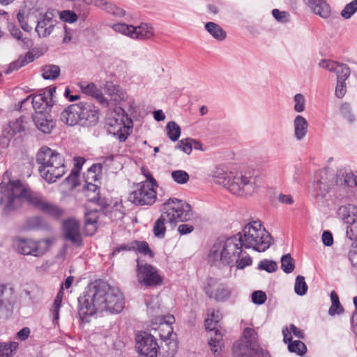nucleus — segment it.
Masks as SVG:
<instances>
[{"label": "nucleus", "mask_w": 357, "mask_h": 357, "mask_svg": "<svg viewBox=\"0 0 357 357\" xmlns=\"http://www.w3.org/2000/svg\"><path fill=\"white\" fill-rule=\"evenodd\" d=\"M78 315L82 322L88 323L98 311L119 313L124 307L122 293L116 287H110L102 282L89 285L77 299Z\"/></svg>", "instance_id": "nucleus-1"}, {"label": "nucleus", "mask_w": 357, "mask_h": 357, "mask_svg": "<svg viewBox=\"0 0 357 357\" xmlns=\"http://www.w3.org/2000/svg\"><path fill=\"white\" fill-rule=\"evenodd\" d=\"M26 201L42 211L46 202L39 196L31 194L24 188L20 181H2L0 184V205L3 204V214L8 215L20 208Z\"/></svg>", "instance_id": "nucleus-2"}, {"label": "nucleus", "mask_w": 357, "mask_h": 357, "mask_svg": "<svg viewBox=\"0 0 357 357\" xmlns=\"http://www.w3.org/2000/svg\"><path fill=\"white\" fill-rule=\"evenodd\" d=\"M161 215L155 222L153 226L154 235L160 238L165 236L166 228L165 223L174 227L177 222H186L192 218L193 213L191 206L176 198H170L162 204L161 208Z\"/></svg>", "instance_id": "nucleus-3"}, {"label": "nucleus", "mask_w": 357, "mask_h": 357, "mask_svg": "<svg viewBox=\"0 0 357 357\" xmlns=\"http://www.w3.org/2000/svg\"><path fill=\"white\" fill-rule=\"evenodd\" d=\"M241 240V233H238L226 239L218 238L211 248L208 260L216 266L222 264L229 267L234 266L235 261L242 255L243 248H244Z\"/></svg>", "instance_id": "nucleus-4"}, {"label": "nucleus", "mask_w": 357, "mask_h": 357, "mask_svg": "<svg viewBox=\"0 0 357 357\" xmlns=\"http://www.w3.org/2000/svg\"><path fill=\"white\" fill-rule=\"evenodd\" d=\"M214 182L227 188L232 194L238 196L251 195L255 190L254 180L251 176L242 174H234L222 168L217 167L212 172Z\"/></svg>", "instance_id": "nucleus-5"}, {"label": "nucleus", "mask_w": 357, "mask_h": 357, "mask_svg": "<svg viewBox=\"0 0 357 357\" xmlns=\"http://www.w3.org/2000/svg\"><path fill=\"white\" fill-rule=\"evenodd\" d=\"M241 243L246 249L252 248L257 252H265L273 244L271 235L261 228L260 221H252L243 229Z\"/></svg>", "instance_id": "nucleus-6"}, {"label": "nucleus", "mask_w": 357, "mask_h": 357, "mask_svg": "<svg viewBox=\"0 0 357 357\" xmlns=\"http://www.w3.org/2000/svg\"><path fill=\"white\" fill-rule=\"evenodd\" d=\"M257 333L251 328H245L243 337L234 342L232 353L234 357H271L267 350L257 347Z\"/></svg>", "instance_id": "nucleus-7"}, {"label": "nucleus", "mask_w": 357, "mask_h": 357, "mask_svg": "<svg viewBox=\"0 0 357 357\" xmlns=\"http://www.w3.org/2000/svg\"><path fill=\"white\" fill-rule=\"evenodd\" d=\"M133 122L125 109L116 107L106 120L105 128L110 135L115 136L121 142H125L132 131Z\"/></svg>", "instance_id": "nucleus-8"}, {"label": "nucleus", "mask_w": 357, "mask_h": 357, "mask_svg": "<svg viewBox=\"0 0 357 357\" xmlns=\"http://www.w3.org/2000/svg\"><path fill=\"white\" fill-rule=\"evenodd\" d=\"M335 186V173L329 169H323L316 172L310 192L317 200H323Z\"/></svg>", "instance_id": "nucleus-9"}, {"label": "nucleus", "mask_w": 357, "mask_h": 357, "mask_svg": "<svg viewBox=\"0 0 357 357\" xmlns=\"http://www.w3.org/2000/svg\"><path fill=\"white\" fill-rule=\"evenodd\" d=\"M52 243V240L50 238L38 241L29 238H19L17 241V249L22 255L40 257L46 252Z\"/></svg>", "instance_id": "nucleus-10"}, {"label": "nucleus", "mask_w": 357, "mask_h": 357, "mask_svg": "<svg viewBox=\"0 0 357 357\" xmlns=\"http://www.w3.org/2000/svg\"><path fill=\"white\" fill-rule=\"evenodd\" d=\"M149 182H142L137 185V189L132 192L129 200L138 206L153 204L156 200V191Z\"/></svg>", "instance_id": "nucleus-11"}, {"label": "nucleus", "mask_w": 357, "mask_h": 357, "mask_svg": "<svg viewBox=\"0 0 357 357\" xmlns=\"http://www.w3.org/2000/svg\"><path fill=\"white\" fill-rule=\"evenodd\" d=\"M137 278L140 284L146 287L162 284V278L155 267L149 264H140L139 259H137Z\"/></svg>", "instance_id": "nucleus-12"}, {"label": "nucleus", "mask_w": 357, "mask_h": 357, "mask_svg": "<svg viewBox=\"0 0 357 357\" xmlns=\"http://www.w3.org/2000/svg\"><path fill=\"white\" fill-rule=\"evenodd\" d=\"M158 344L155 337L146 332L136 335L137 353L144 357H157Z\"/></svg>", "instance_id": "nucleus-13"}, {"label": "nucleus", "mask_w": 357, "mask_h": 357, "mask_svg": "<svg viewBox=\"0 0 357 357\" xmlns=\"http://www.w3.org/2000/svg\"><path fill=\"white\" fill-rule=\"evenodd\" d=\"M38 172L40 176L47 183H54L61 178L66 172L64 159H55L54 164H52V165L39 166Z\"/></svg>", "instance_id": "nucleus-14"}, {"label": "nucleus", "mask_w": 357, "mask_h": 357, "mask_svg": "<svg viewBox=\"0 0 357 357\" xmlns=\"http://www.w3.org/2000/svg\"><path fill=\"white\" fill-rule=\"evenodd\" d=\"M63 237L76 247L82 245V239L79 232V223L73 218L68 219L63 222Z\"/></svg>", "instance_id": "nucleus-15"}, {"label": "nucleus", "mask_w": 357, "mask_h": 357, "mask_svg": "<svg viewBox=\"0 0 357 357\" xmlns=\"http://www.w3.org/2000/svg\"><path fill=\"white\" fill-rule=\"evenodd\" d=\"M167 328V335H160V345L158 344V352L162 357H174L177 351V342L170 339L172 328L169 324L162 325Z\"/></svg>", "instance_id": "nucleus-16"}, {"label": "nucleus", "mask_w": 357, "mask_h": 357, "mask_svg": "<svg viewBox=\"0 0 357 357\" xmlns=\"http://www.w3.org/2000/svg\"><path fill=\"white\" fill-rule=\"evenodd\" d=\"M133 250H137L139 253L143 254L144 255H149L151 257H153L154 255L153 252L150 249L147 242L133 241L129 243L121 244L114 248L110 255V257L113 258L122 252Z\"/></svg>", "instance_id": "nucleus-17"}, {"label": "nucleus", "mask_w": 357, "mask_h": 357, "mask_svg": "<svg viewBox=\"0 0 357 357\" xmlns=\"http://www.w3.org/2000/svg\"><path fill=\"white\" fill-rule=\"evenodd\" d=\"M82 102L68 105L61 113V121L70 126L79 123L82 125Z\"/></svg>", "instance_id": "nucleus-18"}, {"label": "nucleus", "mask_w": 357, "mask_h": 357, "mask_svg": "<svg viewBox=\"0 0 357 357\" xmlns=\"http://www.w3.org/2000/svg\"><path fill=\"white\" fill-rule=\"evenodd\" d=\"M31 98V104L35 110V113H45L50 111V108L53 105V102L48 100V97L46 93H40L32 97V95L27 96L24 100H21V106H23L26 102H29Z\"/></svg>", "instance_id": "nucleus-19"}, {"label": "nucleus", "mask_w": 357, "mask_h": 357, "mask_svg": "<svg viewBox=\"0 0 357 357\" xmlns=\"http://www.w3.org/2000/svg\"><path fill=\"white\" fill-rule=\"evenodd\" d=\"M54 18V10H48L43 15L41 20H38L36 27V31L39 37L45 38L52 33L56 23V20Z\"/></svg>", "instance_id": "nucleus-20"}, {"label": "nucleus", "mask_w": 357, "mask_h": 357, "mask_svg": "<svg viewBox=\"0 0 357 357\" xmlns=\"http://www.w3.org/2000/svg\"><path fill=\"white\" fill-rule=\"evenodd\" d=\"M82 125L95 126L99 120V109L93 104L87 102H82Z\"/></svg>", "instance_id": "nucleus-21"}, {"label": "nucleus", "mask_w": 357, "mask_h": 357, "mask_svg": "<svg viewBox=\"0 0 357 357\" xmlns=\"http://www.w3.org/2000/svg\"><path fill=\"white\" fill-rule=\"evenodd\" d=\"M59 158H63L61 154L50 148L43 146L38 151L36 160L39 166H47L54 165L55 159Z\"/></svg>", "instance_id": "nucleus-22"}, {"label": "nucleus", "mask_w": 357, "mask_h": 357, "mask_svg": "<svg viewBox=\"0 0 357 357\" xmlns=\"http://www.w3.org/2000/svg\"><path fill=\"white\" fill-rule=\"evenodd\" d=\"M204 291L210 298L221 303L226 302L231 294L229 287L224 284H220L215 290H213L211 286L208 284L204 288Z\"/></svg>", "instance_id": "nucleus-23"}, {"label": "nucleus", "mask_w": 357, "mask_h": 357, "mask_svg": "<svg viewBox=\"0 0 357 357\" xmlns=\"http://www.w3.org/2000/svg\"><path fill=\"white\" fill-rule=\"evenodd\" d=\"M10 295L11 289L6 284H0V318H7L12 310Z\"/></svg>", "instance_id": "nucleus-24"}, {"label": "nucleus", "mask_w": 357, "mask_h": 357, "mask_svg": "<svg viewBox=\"0 0 357 357\" xmlns=\"http://www.w3.org/2000/svg\"><path fill=\"white\" fill-rule=\"evenodd\" d=\"M335 175V184L337 188L354 187L356 185L357 176H355L351 171L339 169Z\"/></svg>", "instance_id": "nucleus-25"}, {"label": "nucleus", "mask_w": 357, "mask_h": 357, "mask_svg": "<svg viewBox=\"0 0 357 357\" xmlns=\"http://www.w3.org/2000/svg\"><path fill=\"white\" fill-rule=\"evenodd\" d=\"M303 2L322 18H328L331 15V7L326 0H303Z\"/></svg>", "instance_id": "nucleus-26"}, {"label": "nucleus", "mask_w": 357, "mask_h": 357, "mask_svg": "<svg viewBox=\"0 0 357 357\" xmlns=\"http://www.w3.org/2000/svg\"><path fill=\"white\" fill-rule=\"evenodd\" d=\"M86 196L90 202L96 204L100 209H105L109 206V203L105 198L100 196V189L93 183H88L86 189Z\"/></svg>", "instance_id": "nucleus-27"}, {"label": "nucleus", "mask_w": 357, "mask_h": 357, "mask_svg": "<svg viewBox=\"0 0 357 357\" xmlns=\"http://www.w3.org/2000/svg\"><path fill=\"white\" fill-rule=\"evenodd\" d=\"M32 118L37 128L44 133H50L54 126V123L48 112L35 113Z\"/></svg>", "instance_id": "nucleus-28"}, {"label": "nucleus", "mask_w": 357, "mask_h": 357, "mask_svg": "<svg viewBox=\"0 0 357 357\" xmlns=\"http://www.w3.org/2000/svg\"><path fill=\"white\" fill-rule=\"evenodd\" d=\"M337 215L344 223L350 226L357 223V207L353 204L341 206L338 208Z\"/></svg>", "instance_id": "nucleus-29"}, {"label": "nucleus", "mask_w": 357, "mask_h": 357, "mask_svg": "<svg viewBox=\"0 0 357 357\" xmlns=\"http://www.w3.org/2000/svg\"><path fill=\"white\" fill-rule=\"evenodd\" d=\"M80 88L84 93L96 98L102 105L105 107L109 105L108 100L102 95L94 83L82 84Z\"/></svg>", "instance_id": "nucleus-30"}, {"label": "nucleus", "mask_w": 357, "mask_h": 357, "mask_svg": "<svg viewBox=\"0 0 357 357\" xmlns=\"http://www.w3.org/2000/svg\"><path fill=\"white\" fill-rule=\"evenodd\" d=\"M293 124L295 139L297 141L303 140L307 133V121L303 116L297 115L294 120Z\"/></svg>", "instance_id": "nucleus-31"}, {"label": "nucleus", "mask_w": 357, "mask_h": 357, "mask_svg": "<svg viewBox=\"0 0 357 357\" xmlns=\"http://www.w3.org/2000/svg\"><path fill=\"white\" fill-rule=\"evenodd\" d=\"M98 208L85 212V227L89 235H91L97 229V220L98 218V213L99 211H102L100 206Z\"/></svg>", "instance_id": "nucleus-32"}, {"label": "nucleus", "mask_w": 357, "mask_h": 357, "mask_svg": "<svg viewBox=\"0 0 357 357\" xmlns=\"http://www.w3.org/2000/svg\"><path fill=\"white\" fill-rule=\"evenodd\" d=\"M133 39L146 40L150 39L154 35L153 28L147 23H141L140 25L135 26V30L132 32Z\"/></svg>", "instance_id": "nucleus-33"}, {"label": "nucleus", "mask_w": 357, "mask_h": 357, "mask_svg": "<svg viewBox=\"0 0 357 357\" xmlns=\"http://www.w3.org/2000/svg\"><path fill=\"white\" fill-rule=\"evenodd\" d=\"M205 29L208 33L218 41H222L226 38V31L218 24L208 22L205 24Z\"/></svg>", "instance_id": "nucleus-34"}, {"label": "nucleus", "mask_w": 357, "mask_h": 357, "mask_svg": "<svg viewBox=\"0 0 357 357\" xmlns=\"http://www.w3.org/2000/svg\"><path fill=\"white\" fill-rule=\"evenodd\" d=\"M26 228L32 230H45L49 229L46 221L39 216L29 218L26 223Z\"/></svg>", "instance_id": "nucleus-35"}, {"label": "nucleus", "mask_w": 357, "mask_h": 357, "mask_svg": "<svg viewBox=\"0 0 357 357\" xmlns=\"http://www.w3.org/2000/svg\"><path fill=\"white\" fill-rule=\"evenodd\" d=\"M25 117L21 116L15 121H10L7 133L13 137L17 133L24 132L25 130Z\"/></svg>", "instance_id": "nucleus-36"}, {"label": "nucleus", "mask_w": 357, "mask_h": 357, "mask_svg": "<svg viewBox=\"0 0 357 357\" xmlns=\"http://www.w3.org/2000/svg\"><path fill=\"white\" fill-rule=\"evenodd\" d=\"M60 75V68L56 65H47L42 69V76L45 79L54 80Z\"/></svg>", "instance_id": "nucleus-37"}, {"label": "nucleus", "mask_w": 357, "mask_h": 357, "mask_svg": "<svg viewBox=\"0 0 357 357\" xmlns=\"http://www.w3.org/2000/svg\"><path fill=\"white\" fill-rule=\"evenodd\" d=\"M331 300L332 304L329 308L328 314L331 316L342 314L344 312V308L339 301L338 295L335 291H332L331 293Z\"/></svg>", "instance_id": "nucleus-38"}, {"label": "nucleus", "mask_w": 357, "mask_h": 357, "mask_svg": "<svg viewBox=\"0 0 357 357\" xmlns=\"http://www.w3.org/2000/svg\"><path fill=\"white\" fill-rule=\"evenodd\" d=\"M112 29L117 33L128 36L133 39L132 32L135 30V26L128 25L125 23H116L111 26Z\"/></svg>", "instance_id": "nucleus-39"}, {"label": "nucleus", "mask_w": 357, "mask_h": 357, "mask_svg": "<svg viewBox=\"0 0 357 357\" xmlns=\"http://www.w3.org/2000/svg\"><path fill=\"white\" fill-rule=\"evenodd\" d=\"M167 134L169 139L172 142H176L178 139L181 130V127L175 121H169L167 123Z\"/></svg>", "instance_id": "nucleus-40"}, {"label": "nucleus", "mask_w": 357, "mask_h": 357, "mask_svg": "<svg viewBox=\"0 0 357 357\" xmlns=\"http://www.w3.org/2000/svg\"><path fill=\"white\" fill-rule=\"evenodd\" d=\"M42 211L56 219H59L64 214V211L62 208L47 202L43 205Z\"/></svg>", "instance_id": "nucleus-41"}, {"label": "nucleus", "mask_w": 357, "mask_h": 357, "mask_svg": "<svg viewBox=\"0 0 357 357\" xmlns=\"http://www.w3.org/2000/svg\"><path fill=\"white\" fill-rule=\"evenodd\" d=\"M294 268V260L290 254H286L281 257V268L285 273H291Z\"/></svg>", "instance_id": "nucleus-42"}, {"label": "nucleus", "mask_w": 357, "mask_h": 357, "mask_svg": "<svg viewBox=\"0 0 357 357\" xmlns=\"http://www.w3.org/2000/svg\"><path fill=\"white\" fill-rule=\"evenodd\" d=\"M73 2V9L79 16V19L84 21L89 14V8L86 5L78 1H72Z\"/></svg>", "instance_id": "nucleus-43"}, {"label": "nucleus", "mask_w": 357, "mask_h": 357, "mask_svg": "<svg viewBox=\"0 0 357 357\" xmlns=\"http://www.w3.org/2000/svg\"><path fill=\"white\" fill-rule=\"evenodd\" d=\"M63 298V292L59 291L54 301L52 308L51 310L52 317H53V322H57L59 319V310L61 306Z\"/></svg>", "instance_id": "nucleus-44"}, {"label": "nucleus", "mask_w": 357, "mask_h": 357, "mask_svg": "<svg viewBox=\"0 0 357 357\" xmlns=\"http://www.w3.org/2000/svg\"><path fill=\"white\" fill-rule=\"evenodd\" d=\"M288 349L291 353H296L299 356H303L307 352L305 344L301 340H294L288 344Z\"/></svg>", "instance_id": "nucleus-45"}, {"label": "nucleus", "mask_w": 357, "mask_h": 357, "mask_svg": "<svg viewBox=\"0 0 357 357\" xmlns=\"http://www.w3.org/2000/svg\"><path fill=\"white\" fill-rule=\"evenodd\" d=\"M334 73L337 80L346 81L351 75V70L347 64L339 63Z\"/></svg>", "instance_id": "nucleus-46"}, {"label": "nucleus", "mask_w": 357, "mask_h": 357, "mask_svg": "<svg viewBox=\"0 0 357 357\" xmlns=\"http://www.w3.org/2000/svg\"><path fill=\"white\" fill-rule=\"evenodd\" d=\"M307 288L305 278L302 275H298L294 284L295 293L298 296H304L307 291Z\"/></svg>", "instance_id": "nucleus-47"}, {"label": "nucleus", "mask_w": 357, "mask_h": 357, "mask_svg": "<svg viewBox=\"0 0 357 357\" xmlns=\"http://www.w3.org/2000/svg\"><path fill=\"white\" fill-rule=\"evenodd\" d=\"M340 113L349 123H353L356 121L355 116L352 112V108L349 103L344 102L340 106Z\"/></svg>", "instance_id": "nucleus-48"}, {"label": "nucleus", "mask_w": 357, "mask_h": 357, "mask_svg": "<svg viewBox=\"0 0 357 357\" xmlns=\"http://www.w3.org/2000/svg\"><path fill=\"white\" fill-rule=\"evenodd\" d=\"M357 11V0H353L347 3L341 11V16L344 19H349Z\"/></svg>", "instance_id": "nucleus-49"}, {"label": "nucleus", "mask_w": 357, "mask_h": 357, "mask_svg": "<svg viewBox=\"0 0 357 357\" xmlns=\"http://www.w3.org/2000/svg\"><path fill=\"white\" fill-rule=\"evenodd\" d=\"M252 262V259L249 255L242 251V255H241V257H238V259L235 261V266L238 269H243L246 266H250Z\"/></svg>", "instance_id": "nucleus-50"}, {"label": "nucleus", "mask_w": 357, "mask_h": 357, "mask_svg": "<svg viewBox=\"0 0 357 357\" xmlns=\"http://www.w3.org/2000/svg\"><path fill=\"white\" fill-rule=\"evenodd\" d=\"M173 180L179 184L186 183L189 180L188 174L183 170H174L172 172Z\"/></svg>", "instance_id": "nucleus-51"}, {"label": "nucleus", "mask_w": 357, "mask_h": 357, "mask_svg": "<svg viewBox=\"0 0 357 357\" xmlns=\"http://www.w3.org/2000/svg\"><path fill=\"white\" fill-rule=\"evenodd\" d=\"M258 268L260 270H264L268 273H273L277 270L278 265L274 261L264 259L259 262Z\"/></svg>", "instance_id": "nucleus-52"}, {"label": "nucleus", "mask_w": 357, "mask_h": 357, "mask_svg": "<svg viewBox=\"0 0 357 357\" xmlns=\"http://www.w3.org/2000/svg\"><path fill=\"white\" fill-rule=\"evenodd\" d=\"M60 18L65 22L72 24L79 18L77 13L74 10H63L60 13Z\"/></svg>", "instance_id": "nucleus-53"}, {"label": "nucleus", "mask_w": 357, "mask_h": 357, "mask_svg": "<svg viewBox=\"0 0 357 357\" xmlns=\"http://www.w3.org/2000/svg\"><path fill=\"white\" fill-rule=\"evenodd\" d=\"M294 109L296 112H302L305 110V99L303 94L297 93L294 97Z\"/></svg>", "instance_id": "nucleus-54"}, {"label": "nucleus", "mask_w": 357, "mask_h": 357, "mask_svg": "<svg viewBox=\"0 0 357 357\" xmlns=\"http://www.w3.org/2000/svg\"><path fill=\"white\" fill-rule=\"evenodd\" d=\"M251 298L253 303L260 305L266 302L267 296L264 291L257 290L252 293Z\"/></svg>", "instance_id": "nucleus-55"}, {"label": "nucleus", "mask_w": 357, "mask_h": 357, "mask_svg": "<svg viewBox=\"0 0 357 357\" xmlns=\"http://www.w3.org/2000/svg\"><path fill=\"white\" fill-rule=\"evenodd\" d=\"M176 149H179L185 153L189 155L192 152V144L190 138L183 139L178 142L175 146Z\"/></svg>", "instance_id": "nucleus-56"}, {"label": "nucleus", "mask_w": 357, "mask_h": 357, "mask_svg": "<svg viewBox=\"0 0 357 357\" xmlns=\"http://www.w3.org/2000/svg\"><path fill=\"white\" fill-rule=\"evenodd\" d=\"M222 337L220 334H218L215 337H211L208 340V345L211 348V351L214 354H218L220 350V340Z\"/></svg>", "instance_id": "nucleus-57"}, {"label": "nucleus", "mask_w": 357, "mask_h": 357, "mask_svg": "<svg viewBox=\"0 0 357 357\" xmlns=\"http://www.w3.org/2000/svg\"><path fill=\"white\" fill-rule=\"evenodd\" d=\"M8 29L10 31L12 36L18 40H22L25 43V40H28L27 38H22V33L18 27L12 23L8 24Z\"/></svg>", "instance_id": "nucleus-58"}, {"label": "nucleus", "mask_w": 357, "mask_h": 357, "mask_svg": "<svg viewBox=\"0 0 357 357\" xmlns=\"http://www.w3.org/2000/svg\"><path fill=\"white\" fill-rule=\"evenodd\" d=\"M346 81L337 80L335 90V95L337 98H342L347 92Z\"/></svg>", "instance_id": "nucleus-59"}, {"label": "nucleus", "mask_w": 357, "mask_h": 357, "mask_svg": "<svg viewBox=\"0 0 357 357\" xmlns=\"http://www.w3.org/2000/svg\"><path fill=\"white\" fill-rule=\"evenodd\" d=\"M27 64L26 58H22L21 56L16 61L12 62L6 71L7 73H10L14 70H17L20 68Z\"/></svg>", "instance_id": "nucleus-60"}, {"label": "nucleus", "mask_w": 357, "mask_h": 357, "mask_svg": "<svg viewBox=\"0 0 357 357\" xmlns=\"http://www.w3.org/2000/svg\"><path fill=\"white\" fill-rule=\"evenodd\" d=\"M272 15L274 18L280 23H286L289 21V14L287 12L273 9L272 10Z\"/></svg>", "instance_id": "nucleus-61"}, {"label": "nucleus", "mask_w": 357, "mask_h": 357, "mask_svg": "<svg viewBox=\"0 0 357 357\" xmlns=\"http://www.w3.org/2000/svg\"><path fill=\"white\" fill-rule=\"evenodd\" d=\"M339 62L327 60V59H321L319 62V66L323 68H326L330 72H335L336 70L337 67L338 66Z\"/></svg>", "instance_id": "nucleus-62"}, {"label": "nucleus", "mask_w": 357, "mask_h": 357, "mask_svg": "<svg viewBox=\"0 0 357 357\" xmlns=\"http://www.w3.org/2000/svg\"><path fill=\"white\" fill-rule=\"evenodd\" d=\"M84 162V159L82 158H78L76 160V163L75 165V167L77 169V170H72L70 174L66 178V181H69L70 178L73 180H75L79 176V171L82 168V166L83 165Z\"/></svg>", "instance_id": "nucleus-63"}, {"label": "nucleus", "mask_w": 357, "mask_h": 357, "mask_svg": "<svg viewBox=\"0 0 357 357\" xmlns=\"http://www.w3.org/2000/svg\"><path fill=\"white\" fill-rule=\"evenodd\" d=\"M349 259L352 266L357 270V243L349 250Z\"/></svg>", "instance_id": "nucleus-64"}]
</instances>
